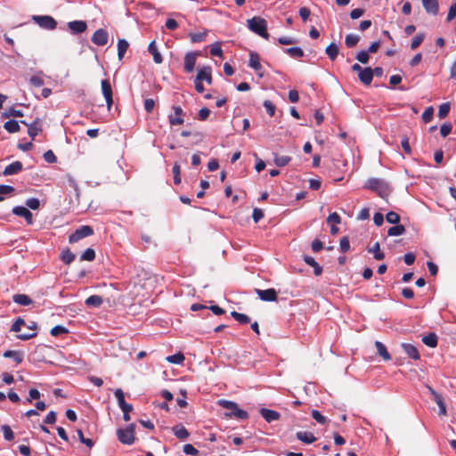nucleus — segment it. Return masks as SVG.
I'll return each instance as SVG.
<instances>
[{"label": "nucleus", "mask_w": 456, "mask_h": 456, "mask_svg": "<svg viewBox=\"0 0 456 456\" xmlns=\"http://www.w3.org/2000/svg\"><path fill=\"white\" fill-rule=\"evenodd\" d=\"M422 342L429 347H436L437 346V336L435 333H429L422 338Z\"/></svg>", "instance_id": "c756f323"}, {"label": "nucleus", "mask_w": 456, "mask_h": 456, "mask_svg": "<svg viewBox=\"0 0 456 456\" xmlns=\"http://www.w3.org/2000/svg\"><path fill=\"white\" fill-rule=\"evenodd\" d=\"M364 188L375 191L379 197L383 199L387 198L390 193L388 183L380 178H370L366 182Z\"/></svg>", "instance_id": "f257e3e1"}, {"label": "nucleus", "mask_w": 456, "mask_h": 456, "mask_svg": "<svg viewBox=\"0 0 456 456\" xmlns=\"http://www.w3.org/2000/svg\"><path fill=\"white\" fill-rule=\"evenodd\" d=\"M173 110L175 112V116L170 115L168 117V121L171 126L182 125L183 123V118H182L183 114V110L180 106H173Z\"/></svg>", "instance_id": "ddd939ff"}, {"label": "nucleus", "mask_w": 456, "mask_h": 456, "mask_svg": "<svg viewBox=\"0 0 456 456\" xmlns=\"http://www.w3.org/2000/svg\"><path fill=\"white\" fill-rule=\"evenodd\" d=\"M248 65L250 68H252L256 71H258L262 69V66L260 64L259 55L256 53H254V52L249 53Z\"/></svg>", "instance_id": "b1692460"}, {"label": "nucleus", "mask_w": 456, "mask_h": 456, "mask_svg": "<svg viewBox=\"0 0 456 456\" xmlns=\"http://www.w3.org/2000/svg\"><path fill=\"white\" fill-rule=\"evenodd\" d=\"M23 113L21 110H16L15 108L12 107L8 110L4 111L2 114L3 118H9V117H22Z\"/></svg>", "instance_id": "de8ad7c7"}, {"label": "nucleus", "mask_w": 456, "mask_h": 456, "mask_svg": "<svg viewBox=\"0 0 456 456\" xmlns=\"http://www.w3.org/2000/svg\"><path fill=\"white\" fill-rule=\"evenodd\" d=\"M311 415L313 419H314L318 423L320 424H325L326 423V418L321 414L320 411L317 410H313L311 412Z\"/></svg>", "instance_id": "680f3d73"}, {"label": "nucleus", "mask_w": 456, "mask_h": 456, "mask_svg": "<svg viewBox=\"0 0 456 456\" xmlns=\"http://www.w3.org/2000/svg\"><path fill=\"white\" fill-rule=\"evenodd\" d=\"M199 53L196 52L187 53L184 56V70L188 73L193 71Z\"/></svg>", "instance_id": "9b49d317"}, {"label": "nucleus", "mask_w": 456, "mask_h": 456, "mask_svg": "<svg viewBox=\"0 0 456 456\" xmlns=\"http://www.w3.org/2000/svg\"><path fill=\"white\" fill-rule=\"evenodd\" d=\"M181 168L178 163H175L172 168V173L174 175V183L177 185L181 183Z\"/></svg>", "instance_id": "c03bdc74"}, {"label": "nucleus", "mask_w": 456, "mask_h": 456, "mask_svg": "<svg viewBox=\"0 0 456 456\" xmlns=\"http://www.w3.org/2000/svg\"><path fill=\"white\" fill-rule=\"evenodd\" d=\"M32 20L45 29L53 30L57 26V21L49 15H34Z\"/></svg>", "instance_id": "20e7f679"}, {"label": "nucleus", "mask_w": 456, "mask_h": 456, "mask_svg": "<svg viewBox=\"0 0 456 456\" xmlns=\"http://www.w3.org/2000/svg\"><path fill=\"white\" fill-rule=\"evenodd\" d=\"M256 293L263 301L273 302L277 300V292L274 289H256Z\"/></svg>", "instance_id": "0eeeda50"}, {"label": "nucleus", "mask_w": 456, "mask_h": 456, "mask_svg": "<svg viewBox=\"0 0 456 456\" xmlns=\"http://www.w3.org/2000/svg\"><path fill=\"white\" fill-rule=\"evenodd\" d=\"M210 53L213 56H223V50L219 42H216L210 45Z\"/></svg>", "instance_id": "49530a36"}, {"label": "nucleus", "mask_w": 456, "mask_h": 456, "mask_svg": "<svg viewBox=\"0 0 456 456\" xmlns=\"http://www.w3.org/2000/svg\"><path fill=\"white\" fill-rule=\"evenodd\" d=\"M248 28L256 35L268 39L270 35L267 32V22L265 19L255 16L247 20Z\"/></svg>", "instance_id": "f03ea898"}, {"label": "nucleus", "mask_w": 456, "mask_h": 456, "mask_svg": "<svg viewBox=\"0 0 456 456\" xmlns=\"http://www.w3.org/2000/svg\"><path fill=\"white\" fill-rule=\"evenodd\" d=\"M183 452L187 455H197L199 451L191 444H187L183 446Z\"/></svg>", "instance_id": "338daca9"}, {"label": "nucleus", "mask_w": 456, "mask_h": 456, "mask_svg": "<svg viewBox=\"0 0 456 456\" xmlns=\"http://www.w3.org/2000/svg\"><path fill=\"white\" fill-rule=\"evenodd\" d=\"M296 436L299 441L307 444H312L316 440V437L314 436V434L305 431L297 432Z\"/></svg>", "instance_id": "5701e85b"}, {"label": "nucleus", "mask_w": 456, "mask_h": 456, "mask_svg": "<svg viewBox=\"0 0 456 456\" xmlns=\"http://www.w3.org/2000/svg\"><path fill=\"white\" fill-rule=\"evenodd\" d=\"M114 394H115V396H116V398L118 400V406L120 408L127 403L125 401V395H124V392H123V390L121 388H117L115 390Z\"/></svg>", "instance_id": "09e8293b"}, {"label": "nucleus", "mask_w": 456, "mask_h": 456, "mask_svg": "<svg viewBox=\"0 0 456 456\" xmlns=\"http://www.w3.org/2000/svg\"><path fill=\"white\" fill-rule=\"evenodd\" d=\"M25 325V322L22 318L19 317L16 319V321L13 322V324L11 327V331L13 332H20L21 326Z\"/></svg>", "instance_id": "bf43d9fd"}, {"label": "nucleus", "mask_w": 456, "mask_h": 456, "mask_svg": "<svg viewBox=\"0 0 456 456\" xmlns=\"http://www.w3.org/2000/svg\"><path fill=\"white\" fill-rule=\"evenodd\" d=\"M95 258V252L93 248L86 249L80 256L81 261H93Z\"/></svg>", "instance_id": "37998d69"}, {"label": "nucleus", "mask_w": 456, "mask_h": 456, "mask_svg": "<svg viewBox=\"0 0 456 456\" xmlns=\"http://www.w3.org/2000/svg\"><path fill=\"white\" fill-rule=\"evenodd\" d=\"M386 219L388 223L393 224H398V223L400 222L399 215L394 211L388 212L386 216Z\"/></svg>", "instance_id": "3c124183"}, {"label": "nucleus", "mask_w": 456, "mask_h": 456, "mask_svg": "<svg viewBox=\"0 0 456 456\" xmlns=\"http://www.w3.org/2000/svg\"><path fill=\"white\" fill-rule=\"evenodd\" d=\"M68 28L73 34L77 35L85 32L86 30L87 24L84 20H73L68 22Z\"/></svg>", "instance_id": "4468645a"}, {"label": "nucleus", "mask_w": 456, "mask_h": 456, "mask_svg": "<svg viewBox=\"0 0 456 456\" xmlns=\"http://www.w3.org/2000/svg\"><path fill=\"white\" fill-rule=\"evenodd\" d=\"M225 416L229 418H236L239 419H247L248 418V412L240 409L239 407L234 411L226 412Z\"/></svg>", "instance_id": "cd10ccee"}, {"label": "nucleus", "mask_w": 456, "mask_h": 456, "mask_svg": "<svg viewBox=\"0 0 456 456\" xmlns=\"http://www.w3.org/2000/svg\"><path fill=\"white\" fill-rule=\"evenodd\" d=\"M44 159L47 163H55L57 161V158L54 153L49 150L44 153Z\"/></svg>", "instance_id": "69168bd1"}, {"label": "nucleus", "mask_w": 456, "mask_h": 456, "mask_svg": "<svg viewBox=\"0 0 456 456\" xmlns=\"http://www.w3.org/2000/svg\"><path fill=\"white\" fill-rule=\"evenodd\" d=\"M375 346L377 348V351L379 353V354L385 360V361H389L391 359V355L390 354L387 352V347L385 346V345L383 343H381L380 341H376L375 342Z\"/></svg>", "instance_id": "a878e982"}, {"label": "nucleus", "mask_w": 456, "mask_h": 456, "mask_svg": "<svg viewBox=\"0 0 456 456\" xmlns=\"http://www.w3.org/2000/svg\"><path fill=\"white\" fill-rule=\"evenodd\" d=\"M434 114V109L432 107H428L424 112L422 113V119L425 123H428L431 121Z\"/></svg>", "instance_id": "4d7b16f0"}, {"label": "nucleus", "mask_w": 456, "mask_h": 456, "mask_svg": "<svg viewBox=\"0 0 456 456\" xmlns=\"http://www.w3.org/2000/svg\"><path fill=\"white\" fill-rule=\"evenodd\" d=\"M423 40H424L423 34L416 35L411 40V49L414 50V49L418 48L420 45V44L423 42Z\"/></svg>", "instance_id": "864d4df0"}, {"label": "nucleus", "mask_w": 456, "mask_h": 456, "mask_svg": "<svg viewBox=\"0 0 456 456\" xmlns=\"http://www.w3.org/2000/svg\"><path fill=\"white\" fill-rule=\"evenodd\" d=\"M305 264L314 268V273L315 276H320L322 273V267L310 256H304L303 257Z\"/></svg>", "instance_id": "aec40b11"}, {"label": "nucleus", "mask_w": 456, "mask_h": 456, "mask_svg": "<svg viewBox=\"0 0 456 456\" xmlns=\"http://www.w3.org/2000/svg\"><path fill=\"white\" fill-rule=\"evenodd\" d=\"M12 211L14 215L23 217L28 224H33V215L27 208L22 206H16L12 208Z\"/></svg>", "instance_id": "9d476101"}, {"label": "nucleus", "mask_w": 456, "mask_h": 456, "mask_svg": "<svg viewBox=\"0 0 456 456\" xmlns=\"http://www.w3.org/2000/svg\"><path fill=\"white\" fill-rule=\"evenodd\" d=\"M1 429L4 434V437L6 441H12L14 439V433L12 432V428L8 425H3L1 427Z\"/></svg>", "instance_id": "79ce46f5"}, {"label": "nucleus", "mask_w": 456, "mask_h": 456, "mask_svg": "<svg viewBox=\"0 0 456 456\" xmlns=\"http://www.w3.org/2000/svg\"><path fill=\"white\" fill-rule=\"evenodd\" d=\"M20 123L28 127V134L32 138V140H34L35 136L42 130L40 126L41 119L39 118H37L32 123L29 124L25 120H20Z\"/></svg>", "instance_id": "1a4fd4ad"}, {"label": "nucleus", "mask_w": 456, "mask_h": 456, "mask_svg": "<svg viewBox=\"0 0 456 456\" xmlns=\"http://www.w3.org/2000/svg\"><path fill=\"white\" fill-rule=\"evenodd\" d=\"M197 80L206 81L208 85L212 84V69L209 66H205L198 70L196 76Z\"/></svg>", "instance_id": "f8f14e48"}, {"label": "nucleus", "mask_w": 456, "mask_h": 456, "mask_svg": "<svg viewBox=\"0 0 456 456\" xmlns=\"http://www.w3.org/2000/svg\"><path fill=\"white\" fill-rule=\"evenodd\" d=\"M29 83L35 87L42 86L45 84L44 79L39 76H32L29 79Z\"/></svg>", "instance_id": "e2e57ef3"}, {"label": "nucleus", "mask_w": 456, "mask_h": 456, "mask_svg": "<svg viewBox=\"0 0 456 456\" xmlns=\"http://www.w3.org/2000/svg\"><path fill=\"white\" fill-rule=\"evenodd\" d=\"M61 259L63 263L69 265L75 259V254H73L69 249H66L62 251Z\"/></svg>", "instance_id": "a19ab883"}, {"label": "nucleus", "mask_w": 456, "mask_h": 456, "mask_svg": "<svg viewBox=\"0 0 456 456\" xmlns=\"http://www.w3.org/2000/svg\"><path fill=\"white\" fill-rule=\"evenodd\" d=\"M358 77L363 85H370L373 79L372 69L370 67L364 68L359 74Z\"/></svg>", "instance_id": "f3484780"}, {"label": "nucleus", "mask_w": 456, "mask_h": 456, "mask_svg": "<svg viewBox=\"0 0 456 456\" xmlns=\"http://www.w3.org/2000/svg\"><path fill=\"white\" fill-rule=\"evenodd\" d=\"M263 105L265 108L266 112L269 114V116L273 117L275 113L274 104L271 101L265 100L264 101Z\"/></svg>", "instance_id": "13d9d810"}, {"label": "nucleus", "mask_w": 456, "mask_h": 456, "mask_svg": "<svg viewBox=\"0 0 456 456\" xmlns=\"http://www.w3.org/2000/svg\"><path fill=\"white\" fill-rule=\"evenodd\" d=\"M340 222H341V218H340L339 215L336 212L331 213L327 218L328 224H340Z\"/></svg>", "instance_id": "0e129e2a"}, {"label": "nucleus", "mask_w": 456, "mask_h": 456, "mask_svg": "<svg viewBox=\"0 0 456 456\" xmlns=\"http://www.w3.org/2000/svg\"><path fill=\"white\" fill-rule=\"evenodd\" d=\"M292 58H301L304 56V51L300 47H289L284 50Z\"/></svg>", "instance_id": "58836bf2"}, {"label": "nucleus", "mask_w": 456, "mask_h": 456, "mask_svg": "<svg viewBox=\"0 0 456 456\" xmlns=\"http://www.w3.org/2000/svg\"><path fill=\"white\" fill-rule=\"evenodd\" d=\"M23 168V165L20 161H14L5 167L3 175L5 176L12 175L20 173Z\"/></svg>", "instance_id": "2eb2a0df"}, {"label": "nucleus", "mask_w": 456, "mask_h": 456, "mask_svg": "<svg viewBox=\"0 0 456 456\" xmlns=\"http://www.w3.org/2000/svg\"><path fill=\"white\" fill-rule=\"evenodd\" d=\"M26 206L33 210L39 208L40 201L37 198H29L25 202Z\"/></svg>", "instance_id": "6e6d98bb"}, {"label": "nucleus", "mask_w": 456, "mask_h": 456, "mask_svg": "<svg viewBox=\"0 0 456 456\" xmlns=\"http://www.w3.org/2000/svg\"><path fill=\"white\" fill-rule=\"evenodd\" d=\"M175 436L180 440H186L190 434L183 425H176L173 428Z\"/></svg>", "instance_id": "393cba45"}, {"label": "nucleus", "mask_w": 456, "mask_h": 456, "mask_svg": "<svg viewBox=\"0 0 456 456\" xmlns=\"http://www.w3.org/2000/svg\"><path fill=\"white\" fill-rule=\"evenodd\" d=\"M456 17V2L451 5L448 11L446 21L450 22Z\"/></svg>", "instance_id": "774afa93"}, {"label": "nucleus", "mask_w": 456, "mask_h": 456, "mask_svg": "<svg viewBox=\"0 0 456 456\" xmlns=\"http://www.w3.org/2000/svg\"><path fill=\"white\" fill-rule=\"evenodd\" d=\"M291 158L289 156H280L278 154H274V163L279 167L287 166Z\"/></svg>", "instance_id": "e433bc0d"}, {"label": "nucleus", "mask_w": 456, "mask_h": 456, "mask_svg": "<svg viewBox=\"0 0 456 456\" xmlns=\"http://www.w3.org/2000/svg\"><path fill=\"white\" fill-rule=\"evenodd\" d=\"M102 92L105 98L108 109H110L113 103V98L111 86L108 79H104L102 81Z\"/></svg>", "instance_id": "6e6552de"}, {"label": "nucleus", "mask_w": 456, "mask_h": 456, "mask_svg": "<svg viewBox=\"0 0 456 456\" xmlns=\"http://www.w3.org/2000/svg\"><path fill=\"white\" fill-rule=\"evenodd\" d=\"M128 46L129 44L126 39H119L118 41V56L119 60H122Z\"/></svg>", "instance_id": "473e14b6"}, {"label": "nucleus", "mask_w": 456, "mask_h": 456, "mask_svg": "<svg viewBox=\"0 0 456 456\" xmlns=\"http://www.w3.org/2000/svg\"><path fill=\"white\" fill-rule=\"evenodd\" d=\"M402 347L404 353L411 359L419 360L420 355L417 347L411 344L403 343Z\"/></svg>", "instance_id": "a211bd4d"}, {"label": "nucleus", "mask_w": 456, "mask_h": 456, "mask_svg": "<svg viewBox=\"0 0 456 456\" xmlns=\"http://www.w3.org/2000/svg\"><path fill=\"white\" fill-rule=\"evenodd\" d=\"M103 300L102 297L98 295H92L86 299V305L87 306L99 307L102 304Z\"/></svg>", "instance_id": "7c9ffc66"}, {"label": "nucleus", "mask_w": 456, "mask_h": 456, "mask_svg": "<svg viewBox=\"0 0 456 456\" xmlns=\"http://www.w3.org/2000/svg\"><path fill=\"white\" fill-rule=\"evenodd\" d=\"M94 234V230L89 225H82L69 237V243H76L80 240Z\"/></svg>", "instance_id": "39448f33"}, {"label": "nucleus", "mask_w": 456, "mask_h": 456, "mask_svg": "<svg viewBox=\"0 0 456 456\" xmlns=\"http://www.w3.org/2000/svg\"><path fill=\"white\" fill-rule=\"evenodd\" d=\"M14 190H15L14 187H12L11 185L1 184L0 185V201L4 200V197L2 195L10 194V193L13 192Z\"/></svg>", "instance_id": "052dcab7"}, {"label": "nucleus", "mask_w": 456, "mask_h": 456, "mask_svg": "<svg viewBox=\"0 0 456 456\" xmlns=\"http://www.w3.org/2000/svg\"><path fill=\"white\" fill-rule=\"evenodd\" d=\"M109 39V34L108 32L103 28L97 29L92 36V42L98 45L102 46L105 45L108 43Z\"/></svg>", "instance_id": "423d86ee"}, {"label": "nucleus", "mask_w": 456, "mask_h": 456, "mask_svg": "<svg viewBox=\"0 0 456 456\" xmlns=\"http://www.w3.org/2000/svg\"><path fill=\"white\" fill-rule=\"evenodd\" d=\"M218 405L222 406L224 409H227L229 412L234 411L236 409H238V404L234 402L221 399L218 401Z\"/></svg>", "instance_id": "4c0bfd02"}, {"label": "nucleus", "mask_w": 456, "mask_h": 456, "mask_svg": "<svg viewBox=\"0 0 456 456\" xmlns=\"http://www.w3.org/2000/svg\"><path fill=\"white\" fill-rule=\"evenodd\" d=\"M208 30H205L202 33H191L190 37L191 43H200L205 40V37L207 36Z\"/></svg>", "instance_id": "a18cd8bd"}, {"label": "nucleus", "mask_w": 456, "mask_h": 456, "mask_svg": "<svg viewBox=\"0 0 456 456\" xmlns=\"http://www.w3.org/2000/svg\"><path fill=\"white\" fill-rule=\"evenodd\" d=\"M68 331L69 330L65 327H63L61 325H56L51 330L50 333L52 336L57 337L61 334L68 333Z\"/></svg>", "instance_id": "5fc2aeb1"}, {"label": "nucleus", "mask_w": 456, "mask_h": 456, "mask_svg": "<svg viewBox=\"0 0 456 456\" xmlns=\"http://www.w3.org/2000/svg\"><path fill=\"white\" fill-rule=\"evenodd\" d=\"M134 431H135V425L130 424L124 429H118L117 430V436L120 443L124 444H132L134 442Z\"/></svg>", "instance_id": "7ed1b4c3"}, {"label": "nucleus", "mask_w": 456, "mask_h": 456, "mask_svg": "<svg viewBox=\"0 0 456 456\" xmlns=\"http://www.w3.org/2000/svg\"><path fill=\"white\" fill-rule=\"evenodd\" d=\"M359 41H360V37L358 35L348 34L346 36L345 45H346V47L352 48V47L355 46Z\"/></svg>", "instance_id": "72a5a7b5"}, {"label": "nucleus", "mask_w": 456, "mask_h": 456, "mask_svg": "<svg viewBox=\"0 0 456 456\" xmlns=\"http://www.w3.org/2000/svg\"><path fill=\"white\" fill-rule=\"evenodd\" d=\"M328 57L334 61L338 54V46L335 43H330L325 49Z\"/></svg>", "instance_id": "c85d7f7f"}, {"label": "nucleus", "mask_w": 456, "mask_h": 456, "mask_svg": "<svg viewBox=\"0 0 456 456\" xmlns=\"http://www.w3.org/2000/svg\"><path fill=\"white\" fill-rule=\"evenodd\" d=\"M4 127L5 130H7L11 134H13V133H16V132L20 131L19 122L14 120V119H11V120L6 121L4 124Z\"/></svg>", "instance_id": "2f4dec72"}, {"label": "nucleus", "mask_w": 456, "mask_h": 456, "mask_svg": "<svg viewBox=\"0 0 456 456\" xmlns=\"http://www.w3.org/2000/svg\"><path fill=\"white\" fill-rule=\"evenodd\" d=\"M422 5L428 13L436 15L438 13L439 5L437 0H421Z\"/></svg>", "instance_id": "dca6fc26"}, {"label": "nucleus", "mask_w": 456, "mask_h": 456, "mask_svg": "<svg viewBox=\"0 0 456 456\" xmlns=\"http://www.w3.org/2000/svg\"><path fill=\"white\" fill-rule=\"evenodd\" d=\"M12 300L20 305H29L32 303L31 298L25 294H15Z\"/></svg>", "instance_id": "bb28decb"}, {"label": "nucleus", "mask_w": 456, "mask_h": 456, "mask_svg": "<svg viewBox=\"0 0 456 456\" xmlns=\"http://www.w3.org/2000/svg\"><path fill=\"white\" fill-rule=\"evenodd\" d=\"M232 317L241 324H247L250 322V318L245 314H240L236 311L231 313Z\"/></svg>", "instance_id": "f704fd0d"}, {"label": "nucleus", "mask_w": 456, "mask_h": 456, "mask_svg": "<svg viewBox=\"0 0 456 456\" xmlns=\"http://www.w3.org/2000/svg\"><path fill=\"white\" fill-rule=\"evenodd\" d=\"M166 360L170 363L182 364L184 361V355L182 353H177L167 356Z\"/></svg>", "instance_id": "ea45409f"}, {"label": "nucleus", "mask_w": 456, "mask_h": 456, "mask_svg": "<svg viewBox=\"0 0 456 456\" xmlns=\"http://www.w3.org/2000/svg\"><path fill=\"white\" fill-rule=\"evenodd\" d=\"M260 414L268 423L279 419L281 416L278 411L265 408L260 410Z\"/></svg>", "instance_id": "6ab92c4d"}, {"label": "nucleus", "mask_w": 456, "mask_h": 456, "mask_svg": "<svg viewBox=\"0 0 456 456\" xmlns=\"http://www.w3.org/2000/svg\"><path fill=\"white\" fill-rule=\"evenodd\" d=\"M355 58L359 62L366 64L369 61L370 53L366 50H362L356 54Z\"/></svg>", "instance_id": "8fccbe9b"}, {"label": "nucleus", "mask_w": 456, "mask_h": 456, "mask_svg": "<svg viewBox=\"0 0 456 456\" xmlns=\"http://www.w3.org/2000/svg\"><path fill=\"white\" fill-rule=\"evenodd\" d=\"M4 358H12L17 364L22 362L24 354L20 351L7 350L4 353Z\"/></svg>", "instance_id": "4be33fe9"}, {"label": "nucleus", "mask_w": 456, "mask_h": 456, "mask_svg": "<svg viewBox=\"0 0 456 456\" xmlns=\"http://www.w3.org/2000/svg\"><path fill=\"white\" fill-rule=\"evenodd\" d=\"M405 232V228L403 224H396L395 226L390 227L387 230L388 236H399Z\"/></svg>", "instance_id": "c9c22d12"}, {"label": "nucleus", "mask_w": 456, "mask_h": 456, "mask_svg": "<svg viewBox=\"0 0 456 456\" xmlns=\"http://www.w3.org/2000/svg\"><path fill=\"white\" fill-rule=\"evenodd\" d=\"M148 51L153 56V61L155 63L159 64L163 61L162 55L159 52L155 41H151L148 45Z\"/></svg>", "instance_id": "412c9836"}, {"label": "nucleus", "mask_w": 456, "mask_h": 456, "mask_svg": "<svg viewBox=\"0 0 456 456\" xmlns=\"http://www.w3.org/2000/svg\"><path fill=\"white\" fill-rule=\"evenodd\" d=\"M450 111V104L448 102L443 103L439 106L438 110V117L440 118H444Z\"/></svg>", "instance_id": "603ef678"}]
</instances>
